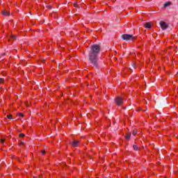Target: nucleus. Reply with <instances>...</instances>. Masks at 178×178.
I'll list each match as a JSON object with an SVG mask.
<instances>
[{
	"label": "nucleus",
	"instance_id": "4468645a",
	"mask_svg": "<svg viewBox=\"0 0 178 178\" xmlns=\"http://www.w3.org/2000/svg\"><path fill=\"white\" fill-rule=\"evenodd\" d=\"M19 137H24V134H19Z\"/></svg>",
	"mask_w": 178,
	"mask_h": 178
},
{
	"label": "nucleus",
	"instance_id": "dca6fc26",
	"mask_svg": "<svg viewBox=\"0 0 178 178\" xmlns=\"http://www.w3.org/2000/svg\"><path fill=\"white\" fill-rule=\"evenodd\" d=\"M42 155H44V154H46V152L44 151V150H42Z\"/></svg>",
	"mask_w": 178,
	"mask_h": 178
},
{
	"label": "nucleus",
	"instance_id": "f03ea898",
	"mask_svg": "<svg viewBox=\"0 0 178 178\" xmlns=\"http://www.w3.org/2000/svg\"><path fill=\"white\" fill-rule=\"evenodd\" d=\"M122 38L124 41H134V36H133V35L123 34L122 35Z\"/></svg>",
	"mask_w": 178,
	"mask_h": 178
},
{
	"label": "nucleus",
	"instance_id": "6e6552de",
	"mask_svg": "<svg viewBox=\"0 0 178 178\" xmlns=\"http://www.w3.org/2000/svg\"><path fill=\"white\" fill-rule=\"evenodd\" d=\"M130 137H131V134H127L126 136H125V138L126 140H130Z\"/></svg>",
	"mask_w": 178,
	"mask_h": 178
},
{
	"label": "nucleus",
	"instance_id": "9d476101",
	"mask_svg": "<svg viewBox=\"0 0 178 178\" xmlns=\"http://www.w3.org/2000/svg\"><path fill=\"white\" fill-rule=\"evenodd\" d=\"M134 149L135 151H138V146H137L136 145H134Z\"/></svg>",
	"mask_w": 178,
	"mask_h": 178
},
{
	"label": "nucleus",
	"instance_id": "9b49d317",
	"mask_svg": "<svg viewBox=\"0 0 178 178\" xmlns=\"http://www.w3.org/2000/svg\"><path fill=\"white\" fill-rule=\"evenodd\" d=\"M7 118H8V119H10V120L13 119V117L12 116V115H7Z\"/></svg>",
	"mask_w": 178,
	"mask_h": 178
},
{
	"label": "nucleus",
	"instance_id": "f3484780",
	"mask_svg": "<svg viewBox=\"0 0 178 178\" xmlns=\"http://www.w3.org/2000/svg\"><path fill=\"white\" fill-rule=\"evenodd\" d=\"M19 116H21V118H23V116H24V115H23V113H20Z\"/></svg>",
	"mask_w": 178,
	"mask_h": 178
},
{
	"label": "nucleus",
	"instance_id": "1a4fd4ad",
	"mask_svg": "<svg viewBox=\"0 0 178 178\" xmlns=\"http://www.w3.org/2000/svg\"><path fill=\"white\" fill-rule=\"evenodd\" d=\"M2 15H3L4 16H9V13L6 10H3L2 12Z\"/></svg>",
	"mask_w": 178,
	"mask_h": 178
},
{
	"label": "nucleus",
	"instance_id": "f257e3e1",
	"mask_svg": "<svg viewBox=\"0 0 178 178\" xmlns=\"http://www.w3.org/2000/svg\"><path fill=\"white\" fill-rule=\"evenodd\" d=\"M101 52V47L98 44H93L90 47L88 54L89 61L95 67H98V55Z\"/></svg>",
	"mask_w": 178,
	"mask_h": 178
},
{
	"label": "nucleus",
	"instance_id": "7ed1b4c3",
	"mask_svg": "<svg viewBox=\"0 0 178 178\" xmlns=\"http://www.w3.org/2000/svg\"><path fill=\"white\" fill-rule=\"evenodd\" d=\"M124 99L123 97L118 96L115 98V104L116 105H118V106H120V105H123V102H124Z\"/></svg>",
	"mask_w": 178,
	"mask_h": 178
},
{
	"label": "nucleus",
	"instance_id": "2eb2a0df",
	"mask_svg": "<svg viewBox=\"0 0 178 178\" xmlns=\"http://www.w3.org/2000/svg\"><path fill=\"white\" fill-rule=\"evenodd\" d=\"M1 144H3V143H5V139H1Z\"/></svg>",
	"mask_w": 178,
	"mask_h": 178
},
{
	"label": "nucleus",
	"instance_id": "0eeeda50",
	"mask_svg": "<svg viewBox=\"0 0 178 178\" xmlns=\"http://www.w3.org/2000/svg\"><path fill=\"white\" fill-rule=\"evenodd\" d=\"M145 27L146 29H151V27H152V24L151 23L148 22V23L145 24Z\"/></svg>",
	"mask_w": 178,
	"mask_h": 178
},
{
	"label": "nucleus",
	"instance_id": "423d86ee",
	"mask_svg": "<svg viewBox=\"0 0 178 178\" xmlns=\"http://www.w3.org/2000/svg\"><path fill=\"white\" fill-rule=\"evenodd\" d=\"M172 5V2L167 1L165 3H164L163 8H168V6H170Z\"/></svg>",
	"mask_w": 178,
	"mask_h": 178
},
{
	"label": "nucleus",
	"instance_id": "f8f14e48",
	"mask_svg": "<svg viewBox=\"0 0 178 178\" xmlns=\"http://www.w3.org/2000/svg\"><path fill=\"white\" fill-rule=\"evenodd\" d=\"M133 136H136L137 134V130H134L132 133Z\"/></svg>",
	"mask_w": 178,
	"mask_h": 178
},
{
	"label": "nucleus",
	"instance_id": "a211bd4d",
	"mask_svg": "<svg viewBox=\"0 0 178 178\" xmlns=\"http://www.w3.org/2000/svg\"><path fill=\"white\" fill-rule=\"evenodd\" d=\"M74 6H75V7L76 6V3H74Z\"/></svg>",
	"mask_w": 178,
	"mask_h": 178
},
{
	"label": "nucleus",
	"instance_id": "20e7f679",
	"mask_svg": "<svg viewBox=\"0 0 178 178\" xmlns=\"http://www.w3.org/2000/svg\"><path fill=\"white\" fill-rule=\"evenodd\" d=\"M160 26H161L162 30H166V29H168V27H169V25H168L166 24V22H165L163 21L160 22Z\"/></svg>",
	"mask_w": 178,
	"mask_h": 178
},
{
	"label": "nucleus",
	"instance_id": "39448f33",
	"mask_svg": "<svg viewBox=\"0 0 178 178\" xmlns=\"http://www.w3.org/2000/svg\"><path fill=\"white\" fill-rule=\"evenodd\" d=\"M79 144H80V142L78 140H74L72 143V147H79Z\"/></svg>",
	"mask_w": 178,
	"mask_h": 178
},
{
	"label": "nucleus",
	"instance_id": "ddd939ff",
	"mask_svg": "<svg viewBox=\"0 0 178 178\" xmlns=\"http://www.w3.org/2000/svg\"><path fill=\"white\" fill-rule=\"evenodd\" d=\"M3 79L0 78V84H2V83H3Z\"/></svg>",
	"mask_w": 178,
	"mask_h": 178
}]
</instances>
